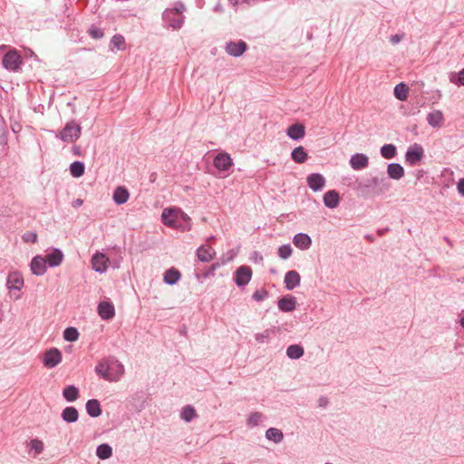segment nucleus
Here are the masks:
<instances>
[{"label":"nucleus","instance_id":"45","mask_svg":"<svg viewBox=\"0 0 464 464\" xmlns=\"http://www.w3.org/2000/svg\"><path fill=\"white\" fill-rule=\"evenodd\" d=\"M293 253L292 246L289 244L282 245L278 247L277 254L282 259H287Z\"/></svg>","mask_w":464,"mask_h":464},{"label":"nucleus","instance_id":"14","mask_svg":"<svg viewBox=\"0 0 464 464\" xmlns=\"http://www.w3.org/2000/svg\"><path fill=\"white\" fill-rule=\"evenodd\" d=\"M296 304V298L290 295L282 296L277 302L278 309L284 313L293 312L295 309Z\"/></svg>","mask_w":464,"mask_h":464},{"label":"nucleus","instance_id":"36","mask_svg":"<svg viewBox=\"0 0 464 464\" xmlns=\"http://www.w3.org/2000/svg\"><path fill=\"white\" fill-rule=\"evenodd\" d=\"M393 92H394V96L399 101L403 102V101H406L408 98L409 87L407 84H405L403 82H400L395 85Z\"/></svg>","mask_w":464,"mask_h":464},{"label":"nucleus","instance_id":"59","mask_svg":"<svg viewBox=\"0 0 464 464\" xmlns=\"http://www.w3.org/2000/svg\"><path fill=\"white\" fill-rule=\"evenodd\" d=\"M387 231H389V228L386 227V228H383V229H378L377 233L379 236H383Z\"/></svg>","mask_w":464,"mask_h":464},{"label":"nucleus","instance_id":"29","mask_svg":"<svg viewBox=\"0 0 464 464\" xmlns=\"http://www.w3.org/2000/svg\"><path fill=\"white\" fill-rule=\"evenodd\" d=\"M387 174L390 179L398 180L404 176V169L400 163H390L387 166Z\"/></svg>","mask_w":464,"mask_h":464},{"label":"nucleus","instance_id":"15","mask_svg":"<svg viewBox=\"0 0 464 464\" xmlns=\"http://www.w3.org/2000/svg\"><path fill=\"white\" fill-rule=\"evenodd\" d=\"M98 314L103 320H111L115 315L114 305L111 302L102 301L97 307Z\"/></svg>","mask_w":464,"mask_h":464},{"label":"nucleus","instance_id":"57","mask_svg":"<svg viewBox=\"0 0 464 464\" xmlns=\"http://www.w3.org/2000/svg\"><path fill=\"white\" fill-rule=\"evenodd\" d=\"M457 83L459 85H464V69L459 72Z\"/></svg>","mask_w":464,"mask_h":464},{"label":"nucleus","instance_id":"37","mask_svg":"<svg viewBox=\"0 0 464 464\" xmlns=\"http://www.w3.org/2000/svg\"><path fill=\"white\" fill-rule=\"evenodd\" d=\"M304 353V348L300 344H291L286 349V355L290 359H299Z\"/></svg>","mask_w":464,"mask_h":464},{"label":"nucleus","instance_id":"26","mask_svg":"<svg viewBox=\"0 0 464 464\" xmlns=\"http://www.w3.org/2000/svg\"><path fill=\"white\" fill-rule=\"evenodd\" d=\"M340 196L339 193L334 190H329L324 195V204L329 208H334L339 205Z\"/></svg>","mask_w":464,"mask_h":464},{"label":"nucleus","instance_id":"38","mask_svg":"<svg viewBox=\"0 0 464 464\" xmlns=\"http://www.w3.org/2000/svg\"><path fill=\"white\" fill-rule=\"evenodd\" d=\"M84 163L79 160L73 161L70 165V172L73 178H80L84 174Z\"/></svg>","mask_w":464,"mask_h":464},{"label":"nucleus","instance_id":"11","mask_svg":"<svg viewBox=\"0 0 464 464\" xmlns=\"http://www.w3.org/2000/svg\"><path fill=\"white\" fill-rule=\"evenodd\" d=\"M124 366L115 358H111L109 382H118L124 374Z\"/></svg>","mask_w":464,"mask_h":464},{"label":"nucleus","instance_id":"16","mask_svg":"<svg viewBox=\"0 0 464 464\" xmlns=\"http://www.w3.org/2000/svg\"><path fill=\"white\" fill-rule=\"evenodd\" d=\"M350 165L354 170H361L368 167L369 158L363 153H355L350 159Z\"/></svg>","mask_w":464,"mask_h":464},{"label":"nucleus","instance_id":"62","mask_svg":"<svg viewBox=\"0 0 464 464\" xmlns=\"http://www.w3.org/2000/svg\"><path fill=\"white\" fill-rule=\"evenodd\" d=\"M443 239L450 245L451 246V241L449 239L448 237H444Z\"/></svg>","mask_w":464,"mask_h":464},{"label":"nucleus","instance_id":"3","mask_svg":"<svg viewBox=\"0 0 464 464\" xmlns=\"http://www.w3.org/2000/svg\"><path fill=\"white\" fill-rule=\"evenodd\" d=\"M385 178H380L377 176L365 178L361 180L356 181V189L362 192H365L368 190H373L380 186H384L386 184Z\"/></svg>","mask_w":464,"mask_h":464},{"label":"nucleus","instance_id":"30","mask_svg":"<svg viewBox=\"0 0 464 464\" xmlns=\"http://www.w3.org/2000/svg\"><path fill=\"white\" fill-rule=\"evenodd\" d=\"M63 397L68 402H73L80 397L79 389L73 385H67L63 390Z\"/></svg>","mask_w":464,"mask_h":464},{"label":"nucleus","instance_id":"43","mask_svg":"<svg viewBox=\"0 0 464 464\" xmlns=\"http://www.w3.org/2000/svg\"><path fill=\"white\" fill-rule=\"evenodd\" d=\"M111 46L118 50H124L126 48L125 39L121 34H115L111 39Z\"/></svg>","mask_w":464,"mask_h":464},{"label":"nucleus","instance_id":"31","mask_svg":"<svg viewBox=\"0 0 464 464\" xmlns=\"http://www.w3.org/2000/svg\"><path fill=\"white\" fill-rule=\"evenodd\" d=\"M181 274L175 267L169 268L163 275V281L169 285H175L180 279Z\"/></svg>","mask_w":464,"mask_h":464},{"label":"nucleus","instance_id":"21","mask_svg":"<svg viewBox=\"0 0 464 464\" xmlns=\"http://www.w3.org/2000/svg\"><path fill=\"white\" fill-rule=\"evenodd\" d=\"M6 285L9 290H20L24 285V278L19 272H12L7 276Z\"/></svg>","mask_w":464,"mask_h":464},{"label":"nucleus","instance_id":"51","mask_svg":"<svg viewBox=\"0 0 464 464\" xmlns=\"http://www.w3.org/2000/svg\"><path fill=\"white\" fill-rule=\"evenodd\" d=\"M250 259L254 262V263H260L263 261V256L261 255L260 252L258 251H254L251 255V257Z\"/></svg>","mask_w":464,"mask_h":464},{"label":"nucleus","instance_id":"55","mask_svg":"<svg viewBox=\"0 0 464 464\" xmlns=\"http://www.w3.org/2000/svg\"><path fill=\"white\" fill-rule=\"evenodd\" d=\"M24 239L26 241V242H33L34 243L37 239V235L36 234H28V235H24Z\"/></svg>","mask_w":464,"mask_h":464},{"label":"nucleus","instance_id":"35","mask_svg":"<svg viewBox=\"0 0 464 464\" xmlns=\"http://www.w3.org/2000/svg\"><path fill=\"white\" fill-rule=\"evenodd\" d=\"M96 455L100 459H107L112 456V448L107 443H102L96 449Z\"/></svg>","mask_w":464,"mask_h":464},{"label":"nucleus","instance_id":"5","mask_svg":"<svg viewBox=\"0 0 464 464\" xmlns=\"http://www.w3.org/2000/svg\"><path fill=\"white\" fill-rule=\"evenodd\" d=\"M424 157V150L420 144L414 143L411 145L405 153V161L410 166H415Z\"/></svg>","mask_w":464,"mask_h":464},{"label":"nucleus","instance_id":"34","mask_svg":"<svg viewBox=\"0 0 464 464\" xmlns=\"http://www.w3.org/2000/svg\"><path fill=\"white\" fill-rule=\"evenodd\" d=\"M291 158L295 162L301 164L306 161L308 155L303 146H298L292 150Z\"/></svg>","mask_w":464,"mask_h":464},{"label":"nucleus","instance_id":"47","mask_svg":"<svg viewBox=\"0 0 464 464\" xmlns=\"http://www.w3.org/2000/svg\"><path fill=\"white\" fill-rule=\"evenodd\" d=\"M88 34L92 39H102L104 36L103 31L95 25L89 28Z\"/></svg>","mask_w":464,"mask_h":464},{"label":"nucleus","instance_id":"8","mask_svg":"<svg viewBox=\"0 0 464 464\" xmlns=\"http://www.w3.org/2000/svg\"><path fill=\"white\" fill-rule=\"evenodd\" d=\"M180 211V208L175 207L163 209L161 213L162 223L169 227H174L175 225H177V219H179L178 214H179Z\"/></svg>","mask_w":464,"mask_h":464},{"label":"nucleus","instance_id":"40","mask_svg":"<svg viewBox=\"0 0 464 464\" xmlns=\"http://www.w3.org/2000/svg\"><path fill=\"white\" fill-rule=\"evenodd\" d=\"M266 438L269 440H273L276 443H279L283 440V432L276 428H269L266 431Z\"/></svg>","mask_w":464,"mask_h":464},{"label":"nucleus","instance_id":"12","mask_svg":"<svg viewBox=\"0 0 464 464\" xmlns=\"http://www.w3.org/2000/svg\"><path fill=\"white\" fill-rule=\"evenodd\" d=\"M247 49V44L240 40L238 42H229L226 45V52L234 57L241 56Z\"/></svg>","mask_w":464,"mask_h":464},{"label":"nucleus","instance_id":"1","mask_svg":"<svg viewBox=\"0 0 464 464\" xmlns=\"http://www.w3.org/2000/svg\"><path fill=\"white\" fill-rule=\"evenodd\" d=\"M185 10L186 6L181 2H176L173 8H167L162 13L163 26L172 30L180 29L185 20L183 15Z\"/></svg>","mask_w":464,"mask_h":464},{"label":"nucleus","instance_id":"23","mask_svg":"<svg viewBox=\"0 0 464 464\" xmlns=\"http://www.w3.org/2000/svg\"><path fill=\"white\" fill-rule=\"evenodd\" d=\"M286 134L290 139L299 140L304 138L305 134L304 126L301 123L292 124L287 128Z\"/></svg>","mask_w":464,"mask_h":464},{"label":"nucleus","instance_id":"13","mask_svg":"<svg viewBox=\"0 0 464 464\" xmlns=\"http://www.w3.org/2000/svg\"><path fill=\"white\" fill-rule=\"evenodd\" d=\"M308 187L314 191H321L325 186V178L320 173H312L308 175L307 179Z\"/></svg>","mask_w":464,"mask_h":464},{"label":"nucleus","instance_id":"58","mask_svg":"<svg viewBox=\"0 0 464 464\" xmlns=\"http://www.w3.org/2000/svg\"><path fill=\"white\" fill-rule=\"evenodd\" d=\"M82 203H83V201H82V199L77 198L76 200H74V201L72 202V207H74V208H78V207L82 206Z\"/></svg>","mask_w":464,"mask_h":464},{"label":"nucleus","instance_id":"7","mask_svg":"<svg viewBox=\"0 0 464 464\" xmlns=\"http://www.w3.org/2000/svg\"><path fill=\"white\" fill-rule=\"evenodd\" d=\"M62 357L61 351L53 347L44 353L43 364L48 369L54 368L62 362Z\"/></svg>","mask_w":464,"mask_h":464},{"label":"nucleus","instance_id":"17","mask_svg":"<svg viewBox=\"0 0 464 464\" xmlns=\"http://www.w3.org/2000/svg\"><path fill=\"white\" fill-rule=\"evenodd\" d=\"M63 253L61 249L53 248L45 255L44 259L50 267H55L61 265L63 260Z\"/></svg>","mask_w":464,"mask_h":464},{"label":"nucleus","instance_id":"61","mask_svg":"<svg viewBox=\"0 0 464 464\" xmlns=\"http://www.w3.org/2000/svg\"><path fill=\"white\" fill-rule=\"evenodd\" d=\"M365 238H367V239H368L369 241H371V242H373V240H374V239H373V237H372V236H371V235H366V236H365Z\"/></svg>","mask_w":464,"mask_h":464},{"label":"nucleus","instance_id":"44","mask_svg":"<svg viewBox=\"0 0 464 464\" xmlns=\"http://www.w3.org/2000/svg\"><path fill=\"white\" fill-rule=\"evenodd\" d=\"M263 419L264 416L261 412H252L246 420V425L248 427H256L262 421Z\"/></svg>","mask_w":464,"mask_h":464},{"label":"nucleus","instance_id":"48","mask_svg":"<svg viewBox=\"0 0 464 464\" xmlns=\"http://www.w3.org/2000/svg\"><path fill=\"white\" fill-rule=\"evenodd\" d=\"M220 266L219 263L212 264L208 270L201 274V276L197 275L198 277L202 276L203 278H208L215 276L216 270Z\"/></svg>","mask_w":464,"mask_h":464},{"label":"nucleus","instance_id":"19","mask_svg":"<svg viewBox=\"0 0 464 464\" xmlns=\"http://www.w3.org/2000/svg\"><path fill=\"white\" fill-rule=\"evenodd\" d=\"M293 244L301 250H307L312 246V238L306 233H297L293 237Z\"/></svg>","mask_w":464,"mask_h":464},{"label":"nucleus","instance_id":"60","mask_svg":"<svg viewBox=\"0 0 464 464\" xmlns=\"http://www.w3.org/2000/svg\"><path fill=\"white\" fill-rule=\"evenodd\" d=\"M80 150H81V149H80V147H78V146H73V147H72V151H73V153H74L75 155H80Z\"/></svg>","mask_w":464,"mask_h":464},{"label":"nucleus","instance_id":"46","mask_svg":"<svg viewBox=\"0 0 464 464\" xmlns=\"http://www.w3.org/2000/svg\"><path fill=\"white\" fill-rule=\"evenodd\" d=\"M29 447L31 450H34V455H39L44 450V443L38 439L31 440L29 442Z\"/></svg>","mask_w":464,"mask_h":464},{"label":"nucleus","instance_id":"18","mask_svg":"<svg viewBox=\"0 0 464 464\" xmlns=\"http://www.w3.org/2000/svg\"><path fill=\"white\" fill-rule=\"evenodd\" d=\"M46 260L41 256H34L30 264L31 271L35 276H43L46 272Z\"/></svg>","mask_w":464,"mask_h":464},{"label":"nucleus","instance_id":"33","mask_svg":"<svg viewBox=\"0 0 464 464\" xmlns=\"http://www.w3.org/2000/svg\"><path fill=\"white\" fill-rule=\"evenodd\" d=\"M215 254L211 246H200L197 250L198 258L201 262H209Z\"/></svg>","mask_w":464,"mask_h":464},{"label":"nucleus","instance_id":"49","mask_svg":"<svg viewBox=\"0 0 464 464\" xmlns=\"http://www.w3.org/2000/svg\"><path fill=\"white\" fill-rule=\"evenodd\" d=\"M268 296V292L265 288L258 289L254 292L253 299L256 302H262Z\"/></svg>","mask_w":464,"mask_h":464},{"label":"nucleus","instance_id":"28","mask_svg":"<svg viewBox=\"0 0 464 464\" xmlns=\"http://www.w3.org/2000/svg\"><path fill=\"white\" fill-rule=\"evenodd\" d=\"M111 358L102 360L95 366V372L102 379L109 381Z\"/></svg>","mask_w":464,"mask_h":464},{"label":"nucleus","instance_id":"42","mask_svg":"<svg viewBox=\"0 0 464 464\" xmlns=\"http://www.w3.org/2000/svg\"><path fill=\"white\" fill-rule=\"evenodd\" d=\"M63 338L67 342H75L79 338V332L75 327H67L63 331Z\"/></svg>","mask_w":464,"mask_h":464},{"label":"nucleus","instance_id":"54","mask_svg":"<svg viewBox=\"0 0 464 464\" xmlns=\"http://www.w3.org/2000/svg\"><path fill=\"white\" fill-rule=\"evenodd\" d=\"M457 189L459 193L464 196V179H460L457 183Z\"/></svg>","mask_w":464,"mask_h":464},{"label":"nucleus","instance_id":"24","mask_svg":"<svg viewBox=\"0 0 464 464\" xmlns=\"http://www.w3.org/2000/svg\"><path fill=\"white\" fill-rule=\"evenodd\" d=\"M129 198V190L123 186L117 187L113 191L112 198L117 205H122L126 203Z\"/></svg>","mask_w":464,"mask_h":464},{"label":"nucleus","instance_id":"20","mask_svg":"<svg viewBox=\"0 0 464 464\" xmlns=\"http://www.w3.org/2000/svg\"><path fill=\"white\" fill-rule=\"evenodd\" d=\"M300 275L295 270H290L286 272L285 275V286L289 291L294 290L295 287H297L300 285Z\"/></svg>","mask_w":464,"mask_h":464},{"label":"nucleus","instance_id":"53","mask_svg":"<svg viewBox=\"0 0 464 464\" xmlns=\"http://www.w3.org/2000/svg\"><path fill=\"white\" fill-rule=\"evenodd\" d=\"M328 403H329V401L324 396H321L318 399V407H320V408H325L328 405Z\"/></svg>","mask_w":464,"mask_h":464},{"label":"nucleus","instance_id":"10","mask_svg":"<svg viewBox=\"0 0 464 464\" xmlns=\"http://www.w3.org/2000/svg\"><path fill=\"white\" fill-rule=\"evenodd\" d=\"M110 259L103 254L96 252L92 257V266L96 272L102 274L108 268Z\"/></svg>","mask_w":464,"mask_h":464},{"label":"nucleus","instance_id":"56","mask_svg":"<svg viewBox=\"0 0 464 464\" xmlns=\"http://www.w3.org/2000/svg\"><path fill=\"white\" fill-rule=\"evenodd\" d=\"M401 39H402V36H401V35H400V34H394V35H392V36H391L390 41H391V43H392V44H399V43L401 41Z\"/></svg>","mask_w":464,"mask_h":464},{"label":"nucleus","instance_id":"6","mask_svg":"<svg viewBox=\"0 0 464 464\" xmlns=\"http://www.w3.org/2000/svg\"><path fill=\"white\" fill-rule=\"evenodd\" d=\"M251 278L252 269L248 266H241L234 273V282L238 287H245Z\"/></svg>","mask_w":464,"mask_h":464},{"label":"nucleus","instance_id":"41","mask_svg":"<svg viewBox=\"0 0 464 464\" xmlns=\"http://www.w3.org/2000/svg\"><path fill=\"white\" fill-rule=\"evenodd\" d=\"M196 411L191 405H186L182 408L180 417L186 422L191 421L196 417Z\"/></svg>","mask_w":464,"mask_h":464},{"label":"nucleus","instance_id":"25","mask_svg":"<svg viewBox=\"0 0 464 464\" xmlns=\"http://www.w3.org/2000/svg\"><path fill=\"white\" fill-rule=\"evenodd\" d=\"M85 409L88 415L92 418H97L102 412L101 403L97 399L88 400L85 404Z\"/></svg>","mask_w":464,"mask_h":464},{"label":"nucleus","instance_id":"2","mask_svg":"<svg viewBox=\"0 0 464 464\" xmlns=\"http://www.w3.org/2000/svg\"><path fill=\"white\" fill-rule=\"evenodd\" d=\"M81 131L80 124L71 121L61 130L59 138L64 142L72 143L80 138Z\"/></svg>","mask_w":464,"mask_h":464},{"label":"nucleus","instance_id":"27","mask_svg":"<svg viewBox=\"0 0 464 464\" xmlns=\"http://www.w3.org/2000/svg\"><path fill=\"white\" fill-rule=\"evenodd\" d=\"M61 418L63 419V421L67 423H73L78 420L79 412L75 407L67 406L63 410L61 413Z\"/></svg>","mask_w":464,"mask_h":464},{"label":"nucleus","instance_id":"52","mask_svg":"<svg viewBox=\"0 0 464 464\" xmlns=\"http://www.w3.org/2000/svg\"><path fill=\"white\" fill-rule=\"evenodd\" d=\"M0 145L3 147L7 145V135L5 130H0Z\"/></svg>","mask_w":464,"mask_h":464},{"label":"nucleus","instance_id":"9","mask_svg":"<svg viewBox=\"0 0 464 464\" xmlns=\"http://www.w3.org/2000/svg\"><path fill=\"white\" fill-rule=\"evenodd\" d=\"M215 168L220 171H227L233 166V160L227 152L218 153L213 161Z\"/></svg>","mask_w":464,"mask_h":464},{"label":"nucleus","instance_id":"39","mask_svg":"<svg viewBox=\"0 0 464 464\" xmlns=\"http://www.w3.org/2000/svg\"><path fill=\"white\" fill-rule=\"evenodd\" d=\"M381 155L386 160L393 159L397 154L396 146L393 144H385L381 148Z\"/></svg>","mask_w":464,"mask_h":464},{"label":"nucleus","instance_id":"50","mask_svg":"<svg viewBox=\"0 0 464 464\" xmlns=\"http://www.w3.org/2000/svg\"><path fill=\"white\" fill-rule=\"evenodd\" d=\"M271 330L266 329L262 333L256 334L255 339L260 343H266L270 337Z\"/></svg>","mask_w":464,"mask_h":464},{"label":"nucleus","instance_id":"22","mask_svg":"<svg viewBox=\"0 0 464 464\" xmlns=\"http://www.w3.org/2000/svg\"><path fill=\"white\" fill-rule=\"evenodd\" d=\"M426 120L428 124L433 128H440L444 123V116L440 110H434L428 113Z\"/></svg>","mask_w":464,"mask_h":464},{"label":"nucleus","instance_id":"4","mask_svg":"<svg viewBox=\"0 0 464 464\" xmlns=\"http://www.w3.org/2000/svg\"><path fill=\"white\" fill-rule=\"evenodd\" d=\"M2 63L6 70L17 72L22 64V57L17 51L12 50L4 55Z\"/></svg>","mask_w":464,"mask_h":464},{"label":"nucleus","instance_id":"32","mask_svg":"<svg viewBox=\"0 0 464 464\" xmlns=\"http://www.w3.org/2000/svg\"><path fill=\"white\" fill-rule=\"evenodd\" d=\"M178 215H179V219H177V225H175L174 228H178L181 231L190 230V228H191L190 218L182 210Z\"/></svg>","mask_w":464,"mask_h":464}]
</instances>
